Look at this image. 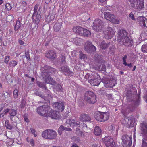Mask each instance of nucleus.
<instances>
[{
  "label": "nucleus",
  "instance_id": "obj_1",
  "mask_svg": "<svg viewBox=\"0 0 147 147\" xmlns=\"http://www.w3.org/2000/svg\"><path fill=\"white\" fill-rule=\"evenodd\" d=\"M137 90L135 87H132L131 88L130 91L129 90V97L131 96V99H129V112H132L136 106L138 105L140 102V98L139 95L136 94Z\"/></svg>",
  "mask_w": 147,
  "mask_h": 147
},
{
  "label": "nucleus",
  "instance_id": "obj_2",
  "mask_svg": "<svg viewBox=\"0 0 147 147\" xmlns=\"http://www.w3.org/2000/svg\"><path fill=\"white\" fill-rule=\"evenodd\" d=\"M44 68L45 70L43 72L42 76L44 79L45 82L48 84H51L52 85H54L55 84V82L53 78L50 77L49 73H51L54 71V69L50 67L49 66H45Z\"/></svg>",
  "mask_w": 147,
  "mask_h": 147
},
{
  "label": "nucleus",
  "instance_id": "obj_3",
  "mask_svg": "<svg viewBox=\"0 0 147 147\" xmlns=\"http://www.w3.org/2000/svg\"><path fill=\"white\" fill-rule=\"evenodd\" d=\"M43 138L46 139H55L57 137L56 132L52 129H47L44 131L41 134Z\"/></svg>",
  "mask_w": 147,
  "mask_h": 147
},
{
  "label": "nucleus",
  "instance_id": "obj_4",
  "mask_svg": "<svg viewBox=\"0 0 147 147\" xmlns=\"http://www.w3.org/2000/svg\"><path fill=\"white\" fill-rule=\"evenodd\" d=\"M109 113L108 112L98 111L95 113L94 117L97 120L104 122L109 119Z\"/></svg>",
  "mask_w": 147,
  "mask_h": 147
},
{
  "label": "nucleus",
  "instance_id": "obj_5",
  "mask_svg": "<svg viewBox=\"0 0 147 147\" xmlns=\"http://www.w3.org/2000/svg\"><path fill=\"white\" fill-rule=\"evenodd\" d=\"M84 100L89 104H94L97 101L96 97L92 92L87 91L84 94Z\"/></svg>",
  "mask_w": 147,
  "mask_h": 147
},
{
  "label": "nucleus",
  "instance_id": "obj_6",
  "mask_svg": "<svg viewBox=\"0 0 147 147\" xmlns=\"http://www.w3.org/2000/svg\"><path fill=\"white\" fill-rule=\"evenodd\" d=\"M127 32L125 30H121L118 33L117 40L119 42H121L122 44L128 43L129 42L128 37L127 36Z\"/></svg>",
  "mask_w": 147,
  "mask_h": 147
},
{
  "label": "nucleus",
  "instance_id": "obj_7",
  "mask_svg": "<svg viewBox=\"0 0 147 147\" xmlns=\"http://www.w3.org/2000/svg\"><path fill=\"white\" fill-rule=\"evenodd\" d=\"M73 31L75 33H77L80 35L86 37H88L91 34V31L90 30L78 26L74 27Z\"/></svg>",
  "mask_w": 147,
  "mask_h": 147
},
{
  "label": "nucleus",
  "instance_id": "obj_8",
  "mask_svg": "<svg viewBox=\"0 0 147 147\" xmlns=\"http://www.w3.org/2000/svg\"><path fill=\"white\" fill-rule=\"evenodd\" d=\"M51 109L47 105H44L37 108V112L40 115L45 117H47L49 115V112L51 111Z\"/></svg>",
  "mask_w": 147,
  "mask_h": 147
},
{
  "label": "nucleus",
  "instance_id": "obj_9",
  "mask_svg": "<svg viewBox=\"0 0 147 147\" xmlns=\"http://www.w3.org/2000/svg\"><path fill=\"white\" fill-rule=\"evenodd\" d=\"M131 6L139 10H141L144 8V0H129Z\"/></svg>",
  "mask_w": 147,
  "mask_h": 147
},
{
  "label": "nucleus",
  "instance_id": "obj_10",
  "mask_svg": "<svg viewBox=\"0 0 147 147\" xmlns=\"http://www.w3.org/2000/svg\"><path fill=\"white\" fill-rule=\"evenodd\" d=\"M104 17L105 19L111 22L118 24L119 23V20L116 17L109 12H105L104 13Z\"/></svg>",
  "mask_w": 147,
  "mask_h": 147
},
{
  "label": "nucleus",
  "instance_id": "obj_11",
  "mask_svg": "<svg viewBox=\"0 0 147 147\" xmlns=\"http://www.w3.org/2000/svg\"><path fill=\"white\" fill-rule=\"evenodd\" d=\"M39 5L36 4L34 7V13L32 16V19L33 21L35 23L38 24L40 20L41 16L40 14L37 11Z\"/></svg>",
  "mask_w": 147,
  "mask_h": 147
},
{
  "label": "nucleus",
  "instance_id": "obj_12",
  "mask_svg": "<svg viewBox=\"0 0 147 147\" xmlns=\"http://www.w3.org/2000/svg\"><path fill=\"white\" fill-rule=\"evenodd\" d=\"M103 27V22L102 20L99 19H96L94 20L92 28L95 31L99 32L102 29Z\"/></svg>",
  "mask_w": 147,
  "mask_h": 147
},
{
  "label": "nucleus",
  "instance_id": "obj_13",
  "mask_svg": "<svg viewBox=\"0 0 147 147\" xmlns=\"http://www.w3.org/2000/svg\"><path fill=\"white\" fill-rule=\"evenodd\" d=\"M102 82L104 84V86L106 88H112L116 84L115 79L109 80L108 78L104 77L102 80Z\"/></svg>",
  "mask_w": 147,
  "mask_h": 147
},
{
  "label": "nucleus",
  "instance_id": "obj_14",
  "mask_svg": "<svg viewBox=\"0 0 147 147\" xmlns=\"http://www.w3.org/2000/svg\"><path fill=\"white\" fill-rule=\"evenodd\" d=\"M103 140L107 147H113L115 146L113 139L109 136H105Z\"/></svg>",
  "mask_w": 147,
  "mask_h": 147
},
{
  "label": "nucleus",
  "instance_id": "obj_15",
  "mask_svg": "<svg viewBox=\"0 0 147 147\" xmlns=\"http://www.w3.org/2000/svg\"><path fill=\"white\" fill-rule=\"evenodd\" d=\"M105 37L107 39H111L114 34V32L112 28L109 27L104 32Z\"/></svg>",
  "mask_w": 147,
  "mask_h": 147
},
{
  "label": "nucleus",
  "instance_id": "obj_16",
  "mask_svg": "<svg viewBox=\"0 0 147 147\" xmlns=\"http://www.w3.org/2000/svg\"><path fill=\"white\" fill-rule=\"evenodd\" d=\"M96 78L94 79H91L89 80V82L90 84L93 86H97L101 82V79L100 76L96 74L95 75Z\"/></svg>",
  "mask_w": 147,
  "mask_h": 147
},
{
  "label": "nucleus",
  "instance_id": "obj_17",
  "mask_svg": "<svg viewBox=\"0 0 147 147\" xmlns=\"http://www.w3.org/2000/svg\"><path fill=\"white\" fill-rule=\"evenodd\" d=\"M53 106L54 108L58 109L59 111H62L64 109L65 106L63 102H54Z\"/></svg>",
  "mask_w": 147,
  "mask_h": 147
},
{
  "label": "nucleus",
  "instance_id": "obj_18",
  "mask_svg": "<svg viewBox=\"0 0 147 147\" xmlns=\"http://www.w3.org/2000/svg\"><path fill=\"white\" fill-rule=\"evenodd\" d=\"M139 24L142 27L147 28V19L144 17H140L138 18Z\"/></svg>",
  "mask_w": 147,
  "mask_h": 147
},
{
  "label": "nucleus",
  "instance_id": "obj_19",
  "mask_svg": "<svg viewBox=\"0 0 147 147\" xmlns=\"http://www.w3.org/2000/svg\"><path fill=\"white\" fill-rule=\"evenodd\" d=\"M62 27V22L61 19L59 20L53 26L55 31L58 32L59 31Z\"/></svg>",
  "mask_w": 147,
  "mask_h": 147
},
{
  "label": "nucleus",
  "instance_id": "obj_20",
  "mask_svg": "<svg viewBox=\"0 0 147 147\" xmlns=\"http://www.w3.org/2000/svg\"><path fill=\"white\" fill-rule=\"evenodd\" d=\"M49 115L47 117H50L52 119H57L59 118V112L53 111L52 110L50 112H49Z\"/></svg>",
  "mask_w": 147,
  "mask_h": 147
},
{
  "label": "nucleus",
  "instance_id": "obj_21",
  "mask_svg": "<svg viewBox=\"0 0 147 147\" xmlns=\"http://www.w3.org/2000/svg\"><path fill=\"white\" fill-rule=\"evenodd\" d=\"M46 57L50 59H53L56 57L55 53L53 51H48L46 54Z\"/></svg>",
  "mask_w": 147,
  "mask_h": 147
},
{
  "label": "nucleus",
  "instance_id": "obj_22",
  "mask_svg": "<svg viewBox=\"0 0 147 147\" xmlns=\"http://www.w3.org/2000/svg\"><path fill=\"white\" fill-rule=\"evenodd\" d=\"M80 120L83 122L90 121L91 119L88 115L85 114L81 115L80 117Z\"/></svg>",
  "mask_w": 147,
  "mask_h": 147
},
{
  "label": "nucleus",
  "instance_id": "obj_23",
  "mask_svg": "<svg viewBox=\"0 0 147 147\" xmlns=\"http://www.w3.org/2000/svg\"><path fill=\"white\" fill-rule=\"evenodd\" d=\"M66 122L67 123H69L70 126L71 127H72L73 126H78L80 124V123L78 121L72 119L67 120Z\"/></svg>",
  "mask_w": 147,
  "mask_h": 147
},
{
  "label": "nucleus",
  "instance_id": "obj_24",
  "mask_svg": "<svg viewBox=\"0 0 147 147\" xmlns=\"http://www.w3.org/2000/svg\"><path fill=\"white\" fill-rule=\"evenodd\" d=\"M61 70L66 75H72V72L70 71L69 68L66 66L62 67L61 68Z\"/></svg>",
  "mask_w": 147,
  "mask_h": 147
},
{
  "label": "nucleus",
  "instance_id": "obj_25",
  "mask_svg": "<svg viewBox=\"0 0 147 147\" xmlns=\"http://www.w3.org/2000/svg\"><path fill=\"white\" fill-rule=\"evenodd\" d=\"M129 136L127 135H125L122 137V144L124 147L127 146V144L128 141Z\"/></svg>",
  "mask_w": 147,
  "mask_h": 147
},
{
  "label": "nucleus",
  "instance_id": "obj_26",
  "mask_svg": "<svg viewBox=\"0 0 147 147\" xmlns=\"http://www.w3.org/2000/svg\"><path fill=\"white\" fill-rule=\"evenodd\" d=\"M141 130L143 134L147 133V124L146 123H142L140 124Z\"/></svg>",
  "mask_w": 147,
  "mask_h": 147
},
{
  "label": "nucleus",
  "instance_id": "obj_27",
  "mask_svg": "<svg viewBox=\"0 0 147 147\" xmlns=\"http://www.w3.org/2000/svg\"><path fill=\"white\" fill-rule=\"evenodd\" d=\"M91 43L89 41H87L85 44L84 49L88 52H90V48L91 47Z\"/></svg>",
  "mask_w": 147,
  "mask_h": 147
},
{
  "label": "nucleus",
  "instance_id": "obj_28",
  "mask_svg": "<svg viewBox=\"0 0 147 147\" xmlns=\"http://www.w3.org/2000/svg\"><path fill=\"white\" fill-rule=\"evenodd\" d=\"M102 133V131L98 126H96L95 127V129L94 130V134L96 135H100Z\"/></svg>",
  "mask_w": 147,
  "mask_h": 147
},
{
  "label": "nucleus",
  "instance_id": "obj_29",
  "mask_svg": "<svg viewBox=\"0 0 147 147\" xmlns=\"http://www.w3.org/2000/svg\"><path fill=\"white\" fill-rule=\"evenodd\" d=\"M130 118V124L129 126L131 127H134L136 125V123L135 122V118L134 117L132 116H131Z\"/></svg>",
  "mask_w": 147,
  "mask_h": 147
},
{
  "label": "nucleus",
  "instance_id": "obj_30",
  "mask_svg": "<svg viewBox=\"0 0 147 147\" xmlns=\"http://www.w3.org/2000/svg\"><path fill=\"white\" fill-rule=\"evenodd\" d=\"M99 44L100 47L103 49H105L108 47V44L105 43L104 41H101Z\"/></svg>",
  "mask_w": 147,
  "mask_h": 147
},
{
  "label": "nucleus",
  "instance_id": "obj_31",
  "mask_svg": "<svg viewBox=\"0 0 147 147\" xmlns=\"http://www.w3.org/2000/svg\"><path fill=\"white\" fill-rule=\"evenodd\" d=\"M81 39L78 38H76L74 39L73 42L77 45H79L81 42Z\"/></svg>",
  "mask_w": 147,
  "mask_h": 147
},
{
  "label": "nucleus",
  "instance_id": "obj_32",
  "mask_svg": "<svg viewBox=\"0 0 147 147\" xmlns=\"http://www.w3.org/2000/svg\"><path fill=\"white\" fill-rule=\"evenodd\" d=\"M20 21L17 20L16 22V24L14 27V29L16 31L18 30L20 27Z\"/></svg>",
  "mask_w": 147,
  "mask_h": 147
},
{
  "label": "nucleus",
  "instance_id": "obj_33",
  "mask_svg": "<svg viewBox=\"0 0 147 147\" xmlns=\"http://www.w3.org/2000/svg\"><path fill=\"white\" fill-rule=\"evenodd\" d=\"M66 128L63 126H60L58 129V132L59 135H61L63 131L65 130Z\"/></svg>",
  "mask_w": 147,
  "mask_h": 147
},
{
  "label": "nucleus",
  "instance_id": "obj_34",
  "mask_svg": "<svg viewBox=\"0 0 147 147\" xmlns=\"http://www.w3.org/2000/svg\"><path fill=\"white\" fill-rule=\"evenodd\" d=\"M37 84L40 87L43 88L45 90L47 88L43 83L38 81L37 82Z\"/></svg>",
  "mask_w": 147,
  "mask_h": 147
},
{
  "label": "nucleus",
  "instance_id": "obj_35",
  "mask_svg": "<svg viewBox=\"0 0 147 147\" xmlns=\"http://www.w3.org/2000/svg\"><path fill=\"white\" fill-rule=\"evenodd\" d=\"M141 50L143 53H147V44L143 45L142 46Z\"/></svg>",
  "mask_w": 147,
  "mask_h": 147
},
{
  "label": "nucleus",
  "instance_id": "obj_36",
  "mask_svg": "<svg viewBox=\"0 0 147 147\" xmlns=\"http://www.w3.org/2000/svg\"><path fill=\"white\" fill-rule=\"evenodd\" d=\"M17 62L16 61L12 60L9 62V65L11 67H14L17 64Z\"/></svg>",
  "mask_w": 147,
  "mask_h": 147
},
{
  "label": "nucleus",
  "instance_id": "obj_37",
  "mask_svg": "<svg viewBox=\"0 0 147 147\" xmlns=\"http://www.w3.org/2000/svg\"><path fill=\"white\" fill-rule=\"evenodd\" d=\"M18 89H16L13 91V96L14 99H16L18 97Z\"/></svg>",
  "mask_w": 147,
  "mask_h": 147
},
{
  "label": "nucleus",
  "instance_id": "obj_38",
  "mask_svg": "<svg viewBox=\"0 0 147 147\" xmlns=\"http://www.w3.org/2000/svg\"><path fill=\"white\" fill-rule=\"evenodd\" d=\"M96 69L99 70L100 71H104L105 70V66L102 65H99L97 67L95 68Z\"/></svg>",
  "mask_w": 147,
  "mask_h": 147
},
{
  "label": "nucleus",
  "instance_id": "obj_39",
  "mask_svg": "<svg viewBox=\"0 0 147 147\" xmlns=\"http://www.w3.org/2000/svg\"><path fill=\"white\" fill-rule=\"evenodd\" d=\"M5 9L7 11H9L11 8V5L9 3H7L5 4Z\"/></svg>",
  "mask_w": 147,
  "mask_h": 147
},
{
  "label": "nucleus",
  "instance_id": "obj_40",
  "mask_svg": "<svg viewBox=\"0 0 147 147\" xmlns=\"http://www.w3.org/2000/svg\"><path fill=\"white\" fill-rule=\"evenodd\" d=\"M71 139L74 142H79L80 141V138L74 136L71 138Z\"/></svg>",
  "mask_w": 147,
  "mask_h": 147
},
{
  "label": "nucleus",
  "instance_id": "obj_41",
  "mask_svg": "<svg viewBox=\"0 0 147 147\" xmlns=\"http://www.w3.org/2000/svg\"><path fill=\"white\" fill-rule=\"evenodd\" d=\"M16 114V111L13 109L11 110L9 112L10 115L11 116L14 117Z\"/></svg>",
  "mask_w": 147,
  "mask_h": 147
},
{
  "label": "nucleus",
  "instance_id": "obj_42",
  "mask_svg": "<svg viewBox=\"0 0 147 147\" xmlns=\"http://www.w3.org/2000/svg\"><path fill=\"white\" fill-rule=\"evenodd\" d=\"M5 125L6 127V128H7L9 130H11L13 129V127L12 126L9 124L7 123V124L6 121L5 122Z\"/></svg>",
  "mask_w": 147,
  "mask_h": 147
},
{
  "label": "nucleus",
  "instance_id": "obj_43",
  "mask_svg": "<svg viewBox=\"0 0 147 147\" xmlns=\"http://www.w3.org/2000/svg\"><path fill=\"white\" fill-rule=\"evenodd\" d=\"M86 57L85 55L83 54L82 51H80V58L81 59H84Z\"/></svg>",
  "mask_w": 147,
  "mask_h": 147
},
{
  "label": "nucleus",
  "instance_id": "obj_44",
  "mask_svg": "<svg viewBox=\"0 0 147 147\" xmlns=\"http://www.w3.org/2000/svg\"><path fill=\"white\" fill-rule=\"evenodd\" d=\"M25 56L27 60H29L30 59V57L28 51H27L26 52H25Z\"/></svg>",
  "mask_w": 147,
  "mask_h": 147
},
{
  "label": "nucleus",
  "instance_id": "obj_45",
  "mask_svg": "<svg viewBox=\"0 0 147 147\" xmlns=\"http://www.w3.org/2000/svg\"><path fill=\"white\" fill-rule=\"evenodd\" d=\"M127 58V56L126 55H125L124 57L123 58V64L125 65V66L127 65L129 66V64H127L126 62V59Z\"/></svg>",
  "mask_w": 147,
  "mask_h": 147
},
{
  "label": "nucleus",
  "instance_id": "obj_46",
  "mask_svg": "<svg viewBox=\"0 0 147 147\" xmlns=\"http://www.w3.org/2000/svg\"><path fill=\"white\" fill-rule=\"evenodd\" d=\"M9 60V56H6L5 58L4 62L6 64H7Z\"/></svg>",
  "mask_w": 147,
  "mask_h": 147
},
{
  "label": "nucleus",
  "instance_id": "obj_47",
  "mask_svg": "<svg viewBox=\"0 0 147 147\" xmlns=\"http://www.w3.org/2000/svg\"><path fill=\"white\" fill-rule=\"evenodd\" d=\"M96 47L94 45L91 44V47L90 48V51H96Z\"/></svg>",
  "mask_w": 147,
  "mask_h": 147
},
{
  "label": "nucleus",
  "instance_id": "obj_48",
  "mask_svg": "<svg viewBox=\"0 0 147 147\" xmlns=\"http://www.w3.org/2000/svg\"><path fill=\"white\" fill-rule=\"evenodd\" d=\"M30 130L31 133L34 135V136L36 137L37 136V135L35 134L36 130L33 128H31Z\"/></svg>",
  "mask_w": 147,
  "mask_h": 147
},
{
  "label": "nucleus",
  "instance_id": "obj_49",
  "mask_svg": "<svg viewBox=\"0 0 147 147\" xmlns=\"http://www.w3.org/2000/svg\"><path fill=\"white\" fill-rule=\"evenodd\" d=\"M134 42L133 41V39H132L131 38L130 39L129 37V47L132 46Z\"/></svg>",
  "mask_w": 147,
  "mask_h": 147
},
{
  "label": "nucleus",
  "instance_id": "obj_50",
  "mask_svg": "<svg viewBox=\"0 0 147 147\" xmlns=\"http://www.w3.org/2000/svg\"><path fill=\"white\" fill-rule=\"evenodd\" d=\"M143 97L144 100L147 103V90L144 92Z\"/></svg>",
  "mask_w": 147,
  "mask_h": 147
},
{
  "label": "nucleus",
  "instance_id": "obj_51",
  "mask_svg": "<svg viewBox=\"0 0 147 147\" xmlns=\"http://www.w3.org/2000/svg\"><path fill=\"white\" fill-rule=\"evenodd\" d=\"M107 97L109 100H112L113 98V96L112 94H110L107 95Z\"/></svg>",
  "mask_w": 147,
  "mask_h": 147
},
{
  "label": "nucleus",
  "instance_id": "obj_52",
  "mask_svg": "<svg viewBox=\"0 0 147 147\" xmlns=\"http://www.w3.org/2000/svg\"><path fill=\"white\" fill-rule=\"evenodd\" d=\"M31 145L32 146H33L34 145V140L33 139H30L29 141Z\"/></svg>",
  "mask_w": 147,
  "mask_h": 147
},
{
  "label": "nucleus",
  "instance_id": "obj_53",
  "mask_svg": "<svg viewBox=\"0 0 147 147\" xmlns=\"http://www.w3.org/2000/svg\"><path fill=\"white\" fill-rule=\"evenodd\" d=\"M2 96H3L5 98H7L9 96V93L7 92H5L3 93V94L2 95Z\"/></svg>",
  "mask_w": 147,
  "mask_h": 147
},
{
  "label": "nucleus",
  "instance_id": "obj_54",
  "mask_svg": "<svg viewBox=\"0 0 147 147\" xmlns=\"http://www.w3.org/2000/svg\"><path fill=\"white\" fill-rule=\"evenodd\" d=\"M129 17H131L133 20H135V18L134 14L132 12H131L130 14H129Z\"/></svg>",
  "mask_w": 147,
  "mask_h": 147
},
{
  "label": "nucleus",
  "instance_id": "obj_55",
  "mask_svg": "<svg viewBox=\"0 0 147 147\" xmlns=\"http://www.w3.org/2000/svg\"><path fill=\"white\" fill-rule=\"evenodd\" d=\"M56 85L57 86V90H61L62 88L61 86L58 84H57Z\"/></svg>",
  "mask_w": 147,
  "mask_h": 147
},
{
  "label": "nucleus",
  "instance_id": "obj_56",
  "mask_svg": "<svg viewBox=\"0 0 147 147\" xmlns=\"http://www.w3.org/2000/svg\"><path fill=\"white\" fill-rule=\"evenodd\" d=\"M36 95L38 96L42 97V98L45 99V96L42 95L40 93L37 92L36 93Z\"/></svg>",
  "mask_w": 147,
  "mask_h": 147
},
{
  "label": "nucleus",
  "instance_id": "obj_57",
  "mask_svg": "<svg viewBox=\"0 0 147 147\" xmlns=\"http://www.w3.org/2000/svg\"><path fill=\"white\" fill-rule=\"evenodd\" d=\"M27 5V4L26 2L25 1H23L22 3L21 6H23L25 7Z\"/></svg>",
  "mask_w": 147,
  "mask_h": 147
},
{
  "label": "nucleus",
  "instance_id": "obj_58",
  "mask_svg": "<svg viewBox=\"0 0 147 147\" xmlns=\"http://www.w3.org/2000/svg\"><path fill=\"white\" fill-rule=\"evenodd\" d=\"M25 104V102L23 100L22 101L21 104V107L22 108L24 107V105Z\"/></svg>",
  "mask_w": 147,
  "mask_h": 147
},
{
  "label": "nucleus",
  "instance_id": "obj_59",
  "mask_svg": "<svg viewBox=\"0 0 147 147\" xmlns=\"http://www.w3.org/2000/svg\"><path fill=\"white\" fill-rule=\"evenodd\" d=\"M10 110V109L9 108H7L5 109L4 111V113L6 114L7 113H8Z\"/></svg>",
  "mask_w": 147,
  "mask_h": 147
},
{
  "label": "nucleus",
  "instance_id": "obj_60",
  "mask_svg": "<svg viewBox=\"0 0 147 147\" xmlns=\"http://www.w3.org/2000/svg\"><path fill=\"white\" fill-rule=\"evenodd\" d=\"M65 56H62V58L61 59V61L62 63H63L65 62Z\"/></svg>",
  "mask_w": 147,
  "mask_h": 147
},
{
  "label": "nucleus",
  "instance_id": "obj_61",
  "mask_svg": "<svg viewBox=\"0 0 147 147\" xmlns=\"http://www.w3.org/2000/svg\"><path fill=\"white\" fill-rule=\"evenodd\" d=\"M19 42L20 45H23L24 43V42L21 40H19Z\"/></svg>",
  "mask_w": 147,
  "mask_h": 147
},
{
  "label": "nucleus",
  "instance_id": "obj_62",
  "mask_svg": "<svg viewBox=\"0 0 147 147\" xmlns=\"http://www.w3.org/2000/svg\"><path fill=\"white\" fill-rule=\"evenodd\" d=\"M142 142H143V143H142V146H143L144 145H145V146L144 147H147V143H144V140H142Z\"/></svg>",
  "mask_w": 147,
  "mask_h": 147
},
{
  "label": "nucleus",
  "instance_id": "obj_63",
  "mask_svg": "<svg viewBox=\"0 0 147 147\" xmlns=\"http://www.w3.org/2000/svg\"><path fill=\"white\" fill-rule=\"evenodd\" d=\"M71 147H79L76 144H74L72 145L71 146Z\"/></svg>",
  "mask_w": 147,
  "mask_h": 147
},
{
  "label": "nucleus",
  "instance_id": "obj_64",
  "mask_svg": "<svg viewBox=\"0 0 147 147\" xmlns=\"http://www.w3.org/2000/svg\"><path fill=\"white\" fill-rule=\"evenodd\" d=\"M24 119H25V121L26 122H29L28 119L26 117H24Z\"/></svg>",
  "mask_w": 147,
  "mask_h": 147
}]
</instances>
